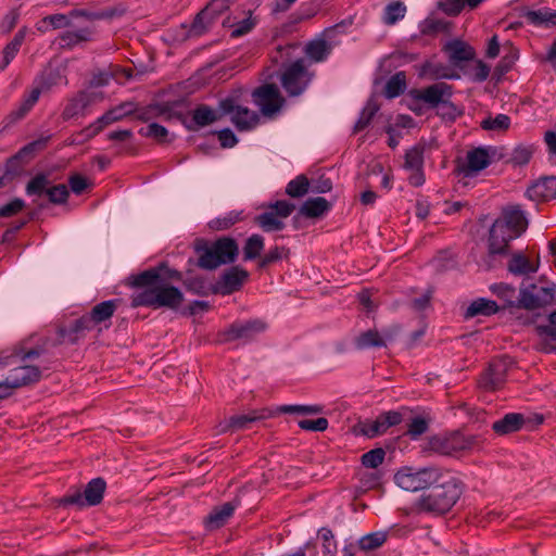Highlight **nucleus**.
Masks as SVG:
<instances>
[{"mask_svg": "<svg viewBox=\"0 0 556 556\" xmlns=\"http://www.w3.org/2000/svg\"><path fill=\"white\" fill-rule=\"evenodd\" d=\"M267 329V324L262 319H252L248 321H237L230 325L223 333L224 341L233 340H253L257 334Z\"/></svg>", "mask_w": 556, "mask_h": 556, "instance_id": "nucleus-17", "label": "nucleus"}, {"mask_svg": "<svg viewBox=\"0 0 556 556\" xmlns=\"http://www.w3.org/2000/svg\"><path fill=\"white\" fill-rule=\"evenodd\" d=\"M309 181L304 175L292 179L286 188V193L292 198H300L307 193Z\"/></svg>", "mask_w": 556, "mask_h": 556, "instance_id": "nucleus-48", "label": "nucleus"}, {"mask_svg": "<svg viewBox=\"0 0 556 556\" xmlns=\"http://www.w3.org/2000/svg\"><path fill=\"white\" fill-rule=\"evenodd\" d=\"M329 208L330 203L325 198H311L303 203L300 214L308 218H316L324 215Z\"/></svg>", "mask_w": 556, "mask_h": 556, "instance_id": "nucleus-36", "label": "nucleus"}, {"mask_svg": "<svg viewBox=\"0 0 556 556\" xmlns=\"http://www.w3.org/2000/svg\"><path fill=\"white\" fill-rule=\"evenodd\" d=\"M493 294L502 299L507 306H513L515 303L516 289L507 283H494L490 287Z\"/></svg>", "mask_w": 556, "mask_h": 556, "instance_id": "nucleus-50", "label": "nucleus"}, {"mask_svg": "<svg viewBox=\"0 0 556 556\" xmlns=\"http://www.w3.org/2000/svg\"><path fill=\"white\" fill-rule=\"evenodd\" d=\"M445 49L450 53L451 61L455 63L470 61L475 58V50L460 40L448 42Z\"/></svg>", "mask_w": 556, "mask_h": 556, "instance_id": "nucleus-38", "label": "nucleus"}, {"mask_svg": "<svg viewBox=\"0 0 556 556\" xmlns=\"http://www.w3.org/2000/svg\"><path fill=\"white\" fill-rule=\"evenodd\" d=\"M324 407L318 404L314 405H281L275 410V414H299V415H317L323 413Z\"/></svg>", "mask_w": 556, "mask_h": 556, "instance_id": "nucleus-44", "label": "nucleus"}, {"mask_svg": "<svg viewBox=\"0 0 556 556\" xmlns=\"http://www.w3.org/2000/svg\"><path fill=\"white\" fill-rule=\"evenodd\" d=\"M361 433L368 437L375 438L387 431L380 415L375 420H366L359 425Z\"/></svg>", "mask_w": 556, "mask_h": 556, "instance_id": "nucleus-52", "label": "nucleus"}, {"mask_svg": "<svg viewBox=\"0 0 556 556\" xmlns=\"http://www.w3.org/2000/svg\"><path fill=\"white\" fill-rule=\"evenodd\" d=\"M496 154L493 147H477L469 150L466 154L465 162L459 166L460 172L465 176L473 174L486 168Z\"/></svg>", "mask_w": 556, "mask_h": 556, "instance_id": "nucleus-16", "label": "nucleus"}, {"mask_svg": "<svg viewBox=\"0 0 556 556\" xmlns=\"http://www.w3.org/2000/svg\"><path fill=\"white\" fill-rule=\"evenodd\" d=\"M406 12V7L401 1H394L387 5L384 12V22L389 25L396 23L403 18Z\"/></svg>", "mask_w": 556, "mask_h": 556, "instance_id": "nucleus-54", "label": "nucleus"}, {"mask_svg": "<svg viewBox=\"0 0 556 556\" xmlns=\"http://www.w3.org/2000/svg\"><path fill=\"white\" fill-rule=\"evenodd\" d=\"M430 488L418 498L416 507L419 511L437 516L450 511L463 493L460 481L445 469L440 471Z\"/></svg>", "mask_w": 556, "mask_h": 556, "instance_id": "nucleus-2", "label": "nucleus"}, {"mask_svg": "<svg viewBox=\"0 0 556 556\" xmlns=\"http://www.w3.org/2000/svg\"><path fill=\"white\" fill-rule=\"evenodd\" d=\"M72 16L70 13L65 14H52L43 18L45 23H49L54 29L72 26Z\"/></svg>", "mask_w": 556, "mask_h": 556, "instance_id": "nucleus-64", "label": "nucleus"}, {"mask_svg": "<svg viewBox=\"0 0 556 556\" xmlns=\"http://www.w3.org/2000/svg\"><path fill=\"white\" fill-rule=\"evenodd\" d=\"M426 144L417 143L405 153L403 167L409 172L408 181L414 187H420L425 184L424 174V153Z\"/></svg>", "mask_w": 556, "mask_h": 556, "instance_id": "nucleus-15", "label": "nucleus"}, {"mask_svg": "<svg viewBox=\"0 0 556 556\" xmlns=\"http://www.w3.org/2000/svg\"><path fill=\"white\" fill-rule=\"evenodd\" d=\"M105 489V481L102 478H94L88 482L84 494L75 492L74 494L65 495L59 500V505H76L78 507L99 505L103 500Z\"/></svg>", "mask_w": 556, "mask_h": 556, "instance_id": "nucleus-9", "label": "nucleus"}, {"mask_svg": "<svg viewBox=\"0 0 556 556\" xmlns=\"http://www.w3.org/2000/svg\"><path fill=\"white\" fill-rule=\"evenodd\" d=\"M237 506L238 502L232 501L214 507L205 519L206 527L212 530L223 527L233 515Z\"/></svg>", "mask_w": 556, "mask_h": 556, "instance_id": "nucleus-26", "label": "nucleus"}, {"mask_svg": "<svg viewBox=\"0 0 556 556\" xmlns=\"http://www.w3.org/2000/svg\"><path fill=\"white\" fill-rule=\"evenodd\" d=\"M240 219H241L240 213L230 212L222 218H216L215 220H212L210 225L214 229L224 230V229H228L229 227L235 225Z\"/></svg>", "mask_w": 556, "mask_h": 556, "instance_id": "nucleus-60", "label": "nucleus"}, {"mask_svg": "<svg viewBox=\"0 0 556 556\" xmlns=\"http://www.w3.org/2000/svg\"><path fill=\"white\" fill-rule=\"evenodd\" d=\"M51 139V135L41 136L40 138L27 143L21 148L14 155L8 159L5 163V174L16 175L28 164L40 151L45 150Z\"/></svg>", "mask_w": 556, "mask_h": 556, "instance_id": "nucleus-12", "label": "nucleus"}, {"mask_svg": "<svg viewBox=\"0 0 556 556\" xmlns=\"http://www.w3.org/2000/svg\"><path fill=\"white\" fill-rule=\"evenodd\" d=\"M24 39L25 31L21 29L15 34L14 38L4 47L3 61L2 64L0 65V70H4L10 64V62L15 58Z\"/></svg>", "mask_w": 556, "mask_h": 556, "instance_id": "nucleus-41", "label": "nucleus"}, {"mask_svg": "<svg viewBox=\"0 0 556 556\" xmlns=\"http://www.w3.org/2000/svg\"><path fill=\"white\" fill-rule=\"evenodd\" d=\"M249 273L238 266H233L222 276L217 292L222 294H231L238 291L248 279Z\"/></svg>", "mask_w": 556, "mask_h": 556, "instance_id": "nucleus-23", "label": "nucleus"}, {"mask_svg": "<svg viewBox=\"0 0 556 556\" xmlns=\"http://www.w3.org/2000/svg\"><path fill=\"white\" fill-rule=\"evenodd\" d=\"M119 299L103 301L94 305L89 314L81 316L74 320L68 326L60 330V336L63 341L75 343L79 338L84 337L86 332L96 329L99 325L108 321L118 305Z\"/></svg>", "mask_w": 556, "mask_h": 556, "instance_id": "nucleus-4", "label": "nucleus"}, {"mask_svg": "<svg viewBox=\"0 0 556 556\" xmlns=\"http://www.w3.org/2000/svg\"><path fill=\"white\" fill-rule=\"evenodd\" d=\"M318 535L323 540V555L336 556L337 542L334 541L332 531L330 529L323 528L319 530Z\"/></svg>", "mask_w": 556, "mask_h": 556, "instance_id": "nucleus-55", "label": "nucleus"}, {"mask_svg": "<svg viewBox=\"0 0 556 556\" xmlns=\"http://www.w3.org/2000/svg\"><path fill=\"white\" fill-rule=\"evenodd\" d=\"M231 122L238 130L245 131L254 128L258 124L260 117L256 112L238 105L235 114L231 116Z\"/></svg>", "mask_w": 556, "mask_h": 556, "instance_id": "nucleus-29", "label": "nucleus"}, {"mask_svg": "<svg viewBox=\"0 0 556 556\" xmlns=\"http://www.w3.org/2000/svg\"><path fill=\"white\" fill-rule=\"evenodd\" d=\"M328 420L325 417H319L317 419H303L299 421V427L306 431L313 432H323L328 428Z\"/></svg>", "mask_w": 556, "mask_h": 556, "instance_id": "nucleus-59", "label": "nucleus"}, {"mask_svg": "<svg viewBox=\"0 0 556 556\" xmlns=\"http://www.w3.org/2000/svg\"><path fill=\"white\" fill-rule=\"evenodd\" d=\"M525 424V417L518 413L506 414L502 419L492 425V429L497 434L504 435L516 432L521 429Z\"/></svg>", "mask_w": 556, "mask_h": 556, "instance_id": "nucleus-30", "label": "nucleus"}, {"mask_svg": "<svg viewBox=\"0 0 556 556\" xmlns=\"http://www.w3.org/2000/svg\"><path fill=\"white\" fill-rule=\"evenodd\" d=\"M539 268L538 264H533L526 255L522 253L514 254L508 264L507 269L515 276H526L532 273H535Z\"/></svg>", "mask_w": 556, "mask_h": 556, "instance_id": "nucleus-32", "label": "nucleus"}, {"mask_svg": "<svg viewBox=\"0 0 556 556\" xmlns=\"http://www.w3.org/2000/svg\"><path fill=\"white\" fill-rule=\"evenodd\" d=\"M532 199L549 200L556 198V177H545L536 181L528 189Z\"/></svg>", "mask_w": 556, "mask_h": 556, "instance_id": "nucleus-28", "label": "nucleus"}, {"mask_svg": "<svg viewBox=\"0 0 556 556\" xmlns=\"http://www.w3.org/2000/svg\"><path fill=\"white\" fill-rule=\"evenodd\" d=\"M218 119V115L210 106L201 104L192 112V121L199 127L213 124Z\"/></svg>", "mask_w": 556, "mask_h": 556, "instance_id": "nucleus-43", "label": "nucleus"}, {"mask_svg": "<svg viewBox=\"0 0 556 556\" xmlns=\"http://www.w3.org/2000/svg\"><path fill=\"white\" fill-rule=\"evenodd\" d=\"M312 78L313 73L307 70L304 60L300 59L285 67L280 83L290 97H298L305 91Z\"/></svg>", "mask_w": 556, "mask_h": 556, "instance_id": "nucleus-8", "label": "nucleus"}, {"mask_svg": "<svg viewBox=\"0 0 556 556\" xmlns=\"http://www.w3.org/2000/svg\"><path fill=\"white\" fill-rule=\"evenodd\" d=\"M93 27H84L77 30H66L60 35L61 46L63 48H73L80 42H87L92 39Z\"/></svg>", "mask_w": 556, "mask_h": 556, "instance_id": "nucleus-33", "label": "nucleus"}, {"mask_svg": "<svg viewBox=\"0 0 556 556\" xmlns=\"http://www.w3.org/2000/svg\"><path fill=\"white\" fill-rule=\"evenodd\" d=\"M184 285L187 290L195 293V294H205L207 292V286L203 278L201 277H190L184 281Z\"/></svg>", "mask_w": 556, "mask_h": 556, "instance_id": "nucleus-63", "label": "nucleus"}, {"mask_svg": "<svg viewBox=\"0 0 556 556\" xmlns=\"http://www.w3.org/2000/svg\"><path fill=\"white\" fill-rule=\"evenodd\" d=\"M265 417L266 416L264 414L256 410L244 415H235L219 425V432L247 429L252 422L261 420Z\"/></svg>", "mask_w": 556, "mask_h": 556, "instance_id": "nucleus-27", "label": "nucleus"}, {"mask_svg": "<svg viewBox=\"0 0 556 556\" xmlns=\"http://www.w3.org/2000/svg\"><path fill=\"white\" fill-rule=\"evenodd\" d=\"M531 156L532 149L530 147L519 146L514 149L510 161L515 165H525L530 161Z\"/></svg>", "mask_w": 556, "mask_h": 556, "instance_id": "nucleus-61", "label": "nucleus"}, {"mask_svg": "<svg viewBox=\"0 0 556 556\" xmlns=\"http://www.w3.org/2000/svg\"><path fill=\"white\" fill-rule=\"evenodd\" d=\"M392 336L389 332H384L383 337L377 330L369 329L361 333L355 339L356 348L359 350L368 348H381L386 345V339H391Z\"/></svg>", "mask_w": 556, "mask_h": 556, "instance_id": "nucleus-34", "label": "nucleus"}, {"mask_svg": "<svg viewBox=\"0 0 556 556\" xmlns=\"http://www.w3.org/2000/svg\"><path fill=\"white\" fill-rule=\"evenodd\" d=\"M162 269L163 266L150 268L127 279L128 286L138 289L131 295L132 307L147 306L177 309L182 304V292L169 285L162 275Z\"/></svg>", "mask_w": 556, "mask_h": 556, "instance_id": "nucleus-1", "label": "nucleus"}, {"mask_svg": "<svg viewBox=\"0 0 556 556\" xmlns=\"http://www.w3.org/2000/svg\"><path fill=\"white\" fill-rule=\"evenodd\" d=\"M556 304V286L538 287L531 285L520 290L518 306L526 309H535L546 305Z\"/></svg>", "mask_w": 556, "mask_h": 556, "instance_id": "nucleus-13", "label": "nucleus"}, {"mask_svg": "<svg viewBox=\"0 0 556 556\" xmlns=\"http://www.w3.org/2000/svg\"><path fill=\"white\" fill-rule=\"evenodd\" d=\"M388 539V533L384 531H377L362 536L358 541V546L362 551L370 552L379 548Z\"/></svg>", "mask_w": 556, "mask_h": 556, "instance_id": "nucleus-42", "label": "nucleus"}, {"mask_svg": "<svg viewBox=\"0 0 556 556\" xmlns=\"http://www.w3.org/2000/svg\"><path fill=\"white\" fill-rule=\"evenodd\" d=\"M498 219L513 231V236L519 237L528 227V220L519 206L504 208Z\"/></svg>", "mask_w": 556, "mask_h": 556, "instance_id": "nucleus-24", "label": "nucleus"}, {"mask_svg": "<svg viewBox=\"0 0 556 556\" xmlns=\"http://www.w3.org/2000/svg\"><path fill=\"white\" fill-rule=\"evenodd\" d=\"M51 139V135L41 136L40 138L27 143L21 148L14 155L8 159L5 163V174L16 175L28 164L40 151L45 150Z\"/></svg>", "mask_w": 556, "mask_h": 556, "instance_id": "nucleus-11", "label": "nucleus"}, {"mask_svg": "<svg viewBox=\"0 0 556 556\" xmlns=\"http://www.w3.org/2000/svg\"><path fill=\"white\" fill-rule=\"evenodd\" d=\"M49 180L46 175L38 174L26 185V193L28 195H41L48 189Z\"/></svg>", "mask_w": 556, "mask_h": 556, "instance_id": "nucleus-53", "label": "nucleus"}, {"mask_svg": "<svg viewBox=\"0 0 556 556\" xmlns=\"http://www.w3.org/2000/svg\"><path fill=\"white\" fill-rule=\"evenodd\" d=\"M441 470L442 468L439 467H425L417 470L406 467L395 473L394 480L401 489L416 492L430 488Z\"/></svg>", "mask_w": 556, "mask_h": 556, "instance_id": "nucleus-6", "label": "nucleus"}, {"mask_svg": "<svg viewBox=\"0 0 556 556\" xmlns=\"http://www.w3.org/2000/svg\"><path fill=\"white\" fill-rule=\"evenodd\" d=\"M378 105L374 102H368L366 106L363 109L358 119L356 121L354 125V132L362 131L365 129L376 115L378 111Z\"/></svg>", "mask_w": 556, "mask_h": 556, "instance_id": "nucleus-51", "label": "nucleus"}, {"mask_svg": "<svg viewBox=\"0 0 556 556\" xmlns=\"http://www.w3.org/2000/svg\"><path fill=\"white\" fill-rule=\"evenodd\" d=\"M481 443L480 435L452 431L428 438L425 450L443 456L458 457L479 448Z\"/></svg>", "mask_w": 556, "mask_h": 556, "instance_id": "nucleus-5", "label": "nucleus"}, {"mask_svg": "<svg viewBox=\"0 0 556 556\" xmlns=\"http://www.w3.org/2000/svg\"><path fill=\"white\" fill-rule=\"evenodd\" d=\"M406 88V75L404 72H397L387 81L384 94L389 99L399 97Z\"/></svg>", "mask_w": 556, "mask_h": 556, "instance_id": "nucleus-40", "label": "nucleus"}, {"mask_svg": "<svg viewBox=\"0 0 556 556\" xmlns=\"http://www.w3.org/2000/svg\"><path fill=\"white\" fill-rule=\"evenodd\" d=\"M66 84V78L62 75L59 68L49 67L45 70L41 75L36 79V88L43 91L50 90L52 87Z\"/></svg>", "mask_w": 556, "mask_h": 556, "instance_id": "nucleus-35", "label": "nucleus"}, {"mask_svg": "<svg viewBox=\"0 0 556 556\" xmlns=\"http://www.w3.org/2000/svg\"><path fill=\"white\" fill-rule=\"evenodd\" d=\"M484 130L505 131L510 126V118L505 114H497L495 117H488L481 122Z\"/></svg>", "mask_w": 556, "mask_h": 556, "instance_id": "nucleus-47", "label": "nucleus"}, {"mask_svg": "<svg viewBox=\"0 0 556 556\" xmlns=\"http://www.w3.org/2000/svg\"><path fill=\"white\" fill-rule=\"evenodd\" d=\"M101 99V94L97 92L80 91L72 98L62 112V118L68 121L78 115L84 114V111Z\"/></svg>", "mask_w": 556, "mask_h": 556, "instance_id": "nucleus-22", "label": "nucleus"}, {"mask_svg": "<svg viewBox=\"0 0 556 556\" xmlns=\"http://www.w3.org/2000/svg\"><path fill=\"white\" fill-rule=\"evenodd\" d=\"M40 94L41 89H37L36 87H34L31 91L27 96H25L21 104L9 114L10 121L14 123L16 121L24 118L37 103Z\"/></svg>", "mask_w": 556, "mask_h": 556, "instance_id": "nucleus-37", "label": "nucleus"}, {"mask_svg": "<svg viewBox=\"0 0 556 556\" xmlns=\"http://www.w3.org/2000/svg\"><path fill=\"white\" fill-rule=\"evenodd\" d=\"M46 194L49 198V201L53 204H63L66 202L70 192L67 190V187L63 184L53 186L51 188H48L46 191Z\"/></svg>", "mask_w": 556, "mask_h": 556, "instance_id": "nucleus-58", "label": "nucleus"}, {"mask_svg": "<svg viewBox=\"0 0 556 556\" xmlns=\"http://www.w3.org/2000/svg\"><path fill=\"white\" fill-rule=\"evenodd\" d=\"M386 452L383 448L378 447L370 450L369 452L363 454L362 464L366 468H377L384 460Z\"/></svg>", "mask_w": 556, "mask_h": 556, "instance_id": "nucleus-57", "label": "nucleus"}, {"mask_svg": "<svg viewBox=\"0 0 556 556\" xmlns=\"http://www.w3.org/2000/svg\"><path fill=\"white\" fill-rule=\"evenodd\" d=\"M334 31V28L327 29L323 34V37L316 38L305 46V54L309 60L317 63L323 62L328 58L336 45L331 40Z\"/></svg>", "mask_w": 556, "mask_h": 556, "instance_id": "nucleus-21", "label": "nucleus"}, {"mask_svg": "<svg viewBox=\"0 0 556 556\" xmlns=\"http://www.w3.org/2000/svg\"><path fill=\"white\" fill-rule=\"evenodd\" d=\"M256 224L267 232L281 230L285 227L283 220H281L277 214L269 210L257 215L255 217Z\"/></svg>", "mask_w": 556, "mask_h": 556, "instance_id": "nucleus-39", "label": "nucleus"}, {"mask_svg": "<svg viewBox=\"0 0 556 556\" xmlns=\"http://www.w3.org/2000/svg\"><path fill=\"white\" fill-rule=\"evenodd\" d=\"M136 111V105L132 102H124L113 108L112 110L104 113L94 123L90 124L76 135H74L73 143H84L94 136H97L104 127L110 124L122 119L123 117L130 115Z\"/></svg>", "mask_w": 556, "mask_h": 556, "instance_id": "nucleus-7", "label": "nucleus"}, {"mask_svg": "<svg viewBox=\"0 0 556 556\" xmlns=\"http://www.w3.org/2000/svg\"><path fill=\"white\" fill-rule=\"evenodd\" d=\"M139 134L143 137L154 138L159 142H164L168 131L164 126L151 123L148 126L140 128Z\"/></svg>", "mask_w": 556, "mask_h": 556, "instance_id": "nucleus-56", "label": "nucleus"}, {"mask_svg": "<svg viewBox=\"0 0 556 556\" xmlns=\"http://www.w3.org/2000/svg\"><path fill=\"white\" fill-rule=\"evenodd\" d=\"M510 363L508 358L502 357L493 359L488 368L480 375L478 386L484 391H495L501 389L507 377Z\"/></svg>", "mask_w": 556, "mask_h": 556, "instance_id": "nucleus-14", "label": "nucleus"}, {"mask_svg": "<svg viewBox=\"0 0 556 556\" xmlns=\"http://www.w3.org/2000/svg\"><path fill=\"white\" fill-rule=\"evenodd\" d=\"M269 210L274 211L277 216L282 220L292 214L295 205L288 201H277L268 206Z\"/></svg>", "mask_w": 556, "mask_h": 556, "instance_id": "nucleus-62", "label": "nucleus"}, {"mask_svg": "<svg viewBox=\"0 0 556 556\" xmlns=\"http://www.w3.org/2000/svg\"><path fill=\"white\" fill-rule=\"evenodd\" d=\"M8 377L13 387L17 389L37 382L41 377V372L38 367L24 364L13 368Z\"/></svg>", "mask_w": 556, "mask_h": 556, "instance_id": "nucleus-25", "label": "nucleus"}, {"mask_svg": "<svg viewBox=\"0 0 556 556\" xmlns=\"http://www.w3.org/2000/svg\"><path fill=\"white\" fill-rule=\"evenodd\" d=\"M453 88L446 83H437L424 89L412 91L414 99L425 102L431 108L446 103L452 97Z\"/></svg>", "mask_w": 556, "mask_h": 556, "instance_id": "nucleus-19", "label": "nucleus"}, {"mask_svg": "<svg viewBox=\"0 0 556 556\" xmlns=\"http://www.w3.org/2000/svg\"><path fill=\"white\" fill-rule=\"evenodd\" d=\"M529 22L535 25H555L556 24V11H549L547 9H540L536 11H529L526 14Z\"/></svg>", "mask_w": 556, "mask_h": 556, "instance_id": "nucleus-46", "label": "nucleus"}, {"mask_svg": "<svg viewBox=\"0 0 556 556\" xmlns=\"http://www.w3.org/2000/svg\"><path fill=\"white\" fill-rule=\"evenodd\" d=\"M235 0H212L201 12L195 16L192 24V31L197 35L206 30L207 26L213 21L229 9Z\"/></svg>", "mask_w": 556, "mask_h": 556, "instance_id": "nucleus-18", "label": "nucleus"}, {"mask_svg": "<svg viewBox=\"0 0 556 556\" xmlns=\"http://www.w3.org/2000/svg\"><path fill=\"white\" fill-rule=\"evenodd\" d=\"M500 307L495 301L479 298L472 301L465 312V318H472L476 316H491L498 312Z\"/></svg>", "mask_w": 556, "mask_h": 556, "instance_id": "nucleus-31", "label": "nucleus"}, {"mask_svg": "<svg viewBox=\"0 0 556 556\" xmlns=\"http://www.w3.org/2000/svg\"><path fill=\"white\" fill-rule=\"evenodd\" d=\"M518 238L513 236V231L508 229L498 218L493 223L489 235V253L490 255L506 254L508 243Z\"/></svg>", "mask_w": 556, "mask_h": 556, "instance_id": "nucleus-20", "label": "nucleus"}, {"mask_svg": "<svg viewBox=\"0 0 556 556\" xmlns=\"http://www.w3.org/2000/svg\"><path fill=\"white\" fill-rule=\"evenodd\" d=\"M264 248V239L260 235H252L243 248L244 260L256 258Z\"/></svg>", "mask_w": 556, "mask_h": 556, "instance_id": "nucleus-49", "label": "nucleus"}, {"mask_svg": "<svg viewBox=\"0 0 556 556\" xmlns=\"http://www.w3.org/2000/svg\"><path fill=\"white\" fill-rule=\"evenodd\" d=\"M194 251L199 255L198 266L212 270L220 265L233 263L239 255V247L235 239L223 237L212 243L200 239L194 242Z\"/></svg>", "mask_w": 556, "mask_h": 556, "instance_id": "nucleus-3", "label": "nucleus"}, {"mask_svg": "<svg viewBox=\"0 0 556 556\" xmlns=\"http://www.w3.org/2000/svg\"><path fill=\"white\" fill-rule=\"evenodd\" d=\"M482 0H441L440 8L448 15H457L465 5L471 9L478 7Z\"/></svg>", "mask_w": 556, "mask_h": 556, "instance_id": "nucleus-45", "label": "nucleus"}, {"mask_svg": "<svg viewBox=\"0 0 556 556\" xmlns=\"http://www.w3.org/2000/svg\"><path fill=\"white\" fill-rule=\"evenodd\" d=\"M253 102L266 117L275 116L283 106L286 100L279 88L274 84L257 87L252 93Z\"/></svg>", "mask_w": 556, "mask_h": 556, "instance_id": "nucleus-10", "label": "nucleus"}]
</instances>
